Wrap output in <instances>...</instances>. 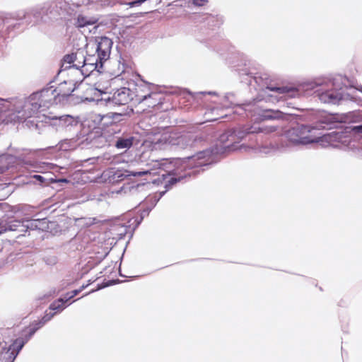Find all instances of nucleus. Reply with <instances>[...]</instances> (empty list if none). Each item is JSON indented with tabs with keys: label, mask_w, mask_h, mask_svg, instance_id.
<instances>
[{
	"label": "nucleus",
	"mask_w": 362,
	"mask_h": 362,
	"mask_svg": "<svg viewBox=\"0 0 362 362\" xmlns=\"http://www.w3.org/2000/svg\"><path fill=\"white\" fill-rule=\"evenodd\" d=\"M315 127L298 124L286 132L288 139L295 144H308L318 142L320 137L311 134Z\"/></svg>",
	"instance_id": "obj_1"
},
{
	"label": "nucleus",
	"mask_w": 362,
	"mask_h": 362,
	"mask_svg": "<svg viewBox=\"0 0 362 362\" xmlns=\"http://www.w3.org/2000/svg\"><path fill=\"white\" fill-rule=\"evenodd\" d=\"M170 95L161 92H152L141 105H144L143 111L165 112L172 108Z\"/></svg>",
	"instance_id": "obj_2"
},
{
	"label": "nucleus",
	"mask_w": 362,
	"mask_h": 362,
	"mask_svg": "<svg viewBox=\"0 0 362 362\" xmlns=\"http://www.w3.org/2000/svg\"><path fill=\"white\" fill-rule=\"evenodd\" d=\"M37 100L44 108L48 109L50 107L61 103L54 88L52 87L43 89L40 92L35 93L32 96V100Z\"/></svg>",
	"instance_id": "obj_3"
},
{
	"label": "nucleus",
	"mask_w": 362,
	"mask_h": 362,
	"mask_svg": "<svg viewBox=\"0 0 362 362\" xmlns=\"http://www.w3.org/2000/svg\"><path fill=\"white\" fill-rule=\"evenodd\" d=\"M153 85L148 83L142 82L136 84L132 90V103L135 105H141L152 93Z\"/></svg>",
	"instance_id": "obj_4"
},
{
	"label": "nucleus",
	"mask_w": 362,
	"mask_h": 362,
	"mask_svg": "<svg viewBox=\"0 0 362 362\" xmlns=\"http://www.w3.org/2000/svg\"><path fill=\"white\" fill-rule=\"evenodd\" d=\"M63 65L69 64L68 67H74L77 69H81L86 64V58L83 51L78 49L76 52L66 54L63 57Z\"/></svg>",
	"instance_id": "obj_5"
},
{
	"label": "nucleus",
	"mask_w": 362,
	"mask_h": 362,
	"mask_svg": "<svg viewBox=\"0 0 362 362\" xmlns=\"http://www.w3.org/2000/svg\"><path fill=\"white\" fill-rule=\"evenodd\" d=\"M112 45V42L111 40L107 37H102L100 39L96 48V52L98 55L96 62H98V60H99L100 62L102 63L103 61H105L109 58Z\"/></svg>",
	"instance_id": "obj_6"
},
{
	"label": "nucleus",
	"mask_w": 362,
	"mask_h": 362,
	"mask_svg": "<svg viewBox=\"0 0 362 362\" xmlns=\"http://www.w3.org/2000/svg\"><path fill=\"white\" fill-rule=\"evenodd\" d=\"M76 82L74 80H67L60 83L54 90L57 95L61 103L71 95V93L76 89Z\"/></svg>",
	"instance_id": "obj_7"
},
{
	"label": "nucleus",
	"mask_w": 362,
	"mask_h": 362,
	"mask_svg": "<svg viewBox=\"0 0 362 362\" xmlns=\"http://www.w3.org/2000/svg\"><path fill=\"white\" fill-rule=\"evenodd\" d=\"M132 90L127 88H122L117 90L112 95V103L117 105H124L132 102Z\"/></svg>",
	"instance_id": "obj_8"
},
{
	"label": "nucleus",
	"mask_w": 362,
	"mask_h": 362,
	"mask_svg": "<svg viewBox=\"0 0 362 362\" xmlns=\"http://www.w3.org/2000/svg\"><path fill=\"white\" fill-rule=\"evenodd\" d=\"M98 19L95 17H88L83 15H78L76 18L74 25L77 28H82L88 25H92L98 23Z\"/></svg>",
	"instance_id": "obj_9"
},
{
	"label": "nucleus",
	"mask_w": 362,
	"mask_h": 362,
	"mask_svg": "<svg viewBox=\"0 0 362 362\" xmlns=\"http://www.w3.org/2000/svg\"><path fill=\"white\" fill-rule=\"evenodd\" d=\"M284 118V114L279 110H266L261 115L262 120L283 119Z\"/></svg>",
	"instance_id": "obj_10"
},
{
	"label": "nucleus",
	"mask_w": 362,
	"mask_h": 362,
	"mask_svg": "<svg viewBox=\"0 0 362 362\" xmlns=\"http://www.w3.org/2000/svg\"><path fill=\"white\" fill-rule=\"evenodd\" d=\"M341 98L339 95L332 91L322 93L320 95V100L325 103H337Z\"/></svg>",
	"instance_id": "obj_11"
},
{
	"label": "nucleus",
	"mask_w": 362,
	"mask_h": 362,
	"mask_svg": "<svg viewBox=\"0 0 362 362\" xmlns=\"http://www.w3.org/2000/svg\"><path fill=\"white\" fill-rule=\"evenodd\" d=\"M189 141V139L187 136L180 135L177 136H170L168 142L172 145L180 146L182 148H184L188 144Z\"/></svg>",
	"instance_id": "obj_12"
},
{
	"label": "nucleus",
	"mask_w": 362,
	"mask_h": 362,
	"mask_svg": "<svg viewBox=\"0 0 362 362\" xmlns=\"http://www.w3.org/2000/svg\"><path fill=\"white\" fill-rule=\"evenodd\" d=\"M23 345L24 341L22 339H16L10 346L8 351L12 350L11 354L13 355V358H15L20 350L23 348Z\"/></svg>",
	"instance_id": "obj_13"
},
{
	"label": "nucleus",
	"mask_w": 362,
	"mask_h": 362,
	"mask_svg": "<svg viewBox=\"0 0 362 362\" xmlns=\"http://www.w3.org/2000/svg\"><path fill=\"white\" fill-rule=\"evenodd\" d=\"M66 298H59L54 300L49 305V309L52 310H55L56 312L62 310L64 308V303H66Z\"/></svg>",
	"instance_id": "obj_14"
},
{
	"label": "nucleus",
	"mask_w": 362,
	"mask_h": 362,
	"mask_svg": "<svg viewBox=\"0 0 362 362\" xmlns=\"http://www.w3.org/2000/svg\"><path fill=\"white\" fill-rule=\"evenodd\" d=\"M40 105V102H39L37 100H32V98H30V116H32L33 115L37 113L40 109L45 110L44 107H42Z\"/></svg>",
	"instance_id": "obj_15"
},
{
	"label": "nucleus",
	"mask_w": 362,
	"mask_h": 362,
	"mask_svg": "<svg viewBox=\"0 0 362 362\" xmlns=\"http://www.w3.org/2000/svg\"><path fill=\"white\" fill-rule=\"evenodd\" d=\"M132 145V139H119L116 143V146L118 148H129Z\"/></svg>",
	"instance_id": "obj_16"
},
{
	"label": "nucleus",
	"mask_w": 362,
	"mask_h": 362,
	"mask_svg": "<svg viewBox=\"0 0 362 362\" xmlns=\"http://www.w3.org/2000/svg\"><path fill=\"white\" fill-rule=\"evenodd\" d=\"M277 130V127L274 126H262L258 127L257 129L252 131V132H262L265 134H270Z\"/></svg>",
	"instance_id": "obj_17"
},
{
	"label": "nucleus",
	"mask_w": 362,
	"mask_h": 362,
	"mask_svg": "<svg viewBox=\"0 0 362 362\" xmlns=\"http://www.w3.org/2000/svg\"><path fill=\"white\" fill-rule=\"evenodd\" d=\"M272 91H275L279 93H286L289 92H296L295 89L288 88L287 87H267Z\"/></svg>",
	"instance_id": "obj_18"
},
{
	"label": "nucleus",
	"mask_w": 362,
	"mask_h": 362,
	"mask_svg": "<svg viewBox=\"0 0 362 362\" xmlns=\"http://www.w3.org/2000/svg\"><path fill=\"white\" fill-rule=\"evenodd\" d=\"M7 225L8 231H16L18 230V227L23 226L21 222L17 220L7 222Z\"/></svg>",
	"instance_id": "obj_19"
},
{
	"label": "nucleus",
	"mask_w": 362,
	"mask_h": 362,
	"mask_svg": "<svg viewBox=\"0 0 362 362\" xmlns=\"http://www.w3.org/2000/svg\"><path fill=\"white\" fill-rule=\"evenodd\" d=\"M81 291L80 289L78 290H74L69 293H67L64 298H66V301H68L69 299L74 298V296H76V295H78L79 293V292Z\"/></svg>",
	"instance_id": "obj_20"
},
{
	"label": "nucleus",
	"mask_w": 362,
	"mask_h": 362,
	"mask_svg": "<svg viewBox=\"0 0 362 362\" xmlns=\"http://www.w3.org/2000/svg\"><path fill=\"white\" fill-rule=\"evenodd\" d=\"M8 225L7 222L1 221L0 222V235L8 232Z\"/></svg>",
	"instance_id": "obj_21"
},
{
	"label": "nucleus",
	"mask_w": 362,
	"mask_h": 362,
	"mask_svg": "<svg viewBox=\"0 0 362 362\" xmlns=\"http://www.w3.org/2000/svg\"><path fill=\"white\" fill-rule=\"evenodd\" d=\"M148 173V170H146V171H139V172H133V171H131L129 172V175H132V176H139V177H141V176H143L144 175H147Z\"/></svg>",
	"instance_id": "obj_22"
},
{
	"label": "nucleus",
	"mask_w": 362,
	"mask_h": 362,
	"mask_svg": "<svg viewBox=\"0 0 362 362\" xmlns=\"http://www.w3.org/2000/svg\"><path fill=\"white\" fill-rule=\"evenodd\" d=\"M208 0H193L195 5L202 6L207 3Z\"/></svg>",
	"instance_id": "obj_23"
},
{
	"label": "nucleus",
	"mask_w": 362,
	"mask_h": 362,
	"mask_svg": "<svg viewBox=\"0 0 362 362\" xmlns=\"http://www.w3.org/2000/svg\"><path fill=\"white\" fill-rule=\"evenodd\" d=\"M356 133L362 134V125L356 126L353 129Z\"/></svg>",
	"instance_id": "obj_24"
},
{
	"label": "nucleus",
	"mask_w": 362,
	"mask_h": 362,
	"mask_svg": "<svg viewBox=\"0 0 362 362\" xmlns=\"http://www.w3.org/2000/svg\"><path fill=\"white\" fill-rule=\"evenodd\" d=\"M36 177H37V179H40V178H42L41 175H37V176H36Z\"/></svg>",
	"instance_id": "obj_25"
},
{
	"label": "nucleus",
	"mask_w": 362,
	"mask_h": 362,
	"mask_svg": "<svg viewBox=\"0 0 362 362\" xmlns=\"http://www.w3.org/2000/svg\"><path fill=\"white\" fill-rule=\"evenodd\" d=\"M172 180H173V182H176V179H172Z\"/></svg>",
	"instance_id": "obj_26"
}]
</instances>
